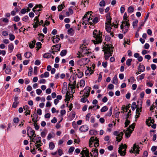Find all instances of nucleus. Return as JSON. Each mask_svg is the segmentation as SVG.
<instances>
[{
  "label": "nucleus",
  "instance_id": "obj_1",
  "mask_svg": "<svg viewBox=\"0 0 157 157\" xmlns=\"http://www.w3.org/2000/svg\"><path fill=\"white\" fill-rule=\"evenodd\" d=\"M102 33L97 30H95L93 32V36L95 40H92L94 44H98L101 43L102 41L101 40Z\"/></svg>",
  "mask_w": 157,
  "mask_h": 157
},
{
  "label": "nucleus",
  "instance_id": "obj_2",
  "mask_svg": "<svg viewBox=\"0 0 157 157\" xmlns=\"http://www.w3.org/2000/svg\"><path fill=\"white\" fill-rule=\"evenodd\" d=\"M105 45L107 46H105L103 47V48L104 49L103 51L105 52V60H108L109 58L112 56L113 53V47L108 46L109 44H105Z\"/></svg>",
  "mask_w": 157,
  "mask_h": 157
},
{
  "label": "nucleus",
  "instance_id": "obj_3",
  "mask_svg": "<svg viewBox=\"0 0 157 157\" xmlns=\"http://www.w3.org/2000/svg\"><path fill=\"white\" fill-rule=\"evenodd\" d=\"M135 123H133L129 126V127L127 128L126 130H124L123 132L125 133V136L127 138H128L130 136L132 132V131L135 127Z\"/></svg>",
  "mask_w": 157,
  "mask_h": 157
},
{
  "label": "nucleus",
  "instance_id": "obj_4",
  "mask_svg": "<svg viewBox=\"0 0 157 157\" xmlns=\"http://www.w3.org/2000/svg\"><path fill=\"white\" fill-rule=\"evenodd\" d=\"M127 148V146L126 144H121L120 146L118 151L121 156H123L125 155Z\"/></svg>",
  "mask_w": 157,
  "mask_h": 157
},
{
  "label": "nucleus",
  "instance_id": "obj_5",
  "mask_svg": "<svg viewBox=\"0 0 157 157\" xmlns=\"http://www.w3.org/2000/svg\"><path fill=\"white\" fill-rule=\"evenodd\" d=\"M113 134L117 136L116 140L118 142H120L122 139V136L123 135V133L122 132H119L116 131L114 132Z\"/></svg>",
  "mask_w": 157,
  "mask_h": 157
},
{
  "label": "nucleus",
  "instance_id": "obj_6",
  "mask_svg": "<svg viewBox=\"0 0 157 157\" xmlns=\"http://www.w3.org/2000/svg\"><path fill=\"white\" fill-rule=\"evenodd\" d=\"M140 147L138 145L136 144H135L133 146V147L130 150V152L131 153L139 154Z\"/></svg>",
  "mask_w": 157,
  "mask_h": 157
},
{
  "label": "nucleus",
  "instance_id": "obj_7",
  "mask_svg": "<svg viewBox=\"0 0 157 157\" xmlns=\"http://www.w3.org/2000/svg\"><path fill=\"white\" fill-rule=\"evenodd\" d=\"M27 129V135L28 136H29L28 133H30L31 135V136L33 137L34 138L36 137V136L35 134V131L34 130H33L32 128L30 127H28Z\"/></svg>",
  "mask_w": 157,
  "mask_h": 157
},
{
  "label": "nucleus",
  "instance_id": "obj_8",
  "mask_svg": "<svg viewBox=\"0 0 157 157\" xmlns=\"http://www.w3.org/2000/svg\"><path fill=\"white\" fill-rule=\"evenodd\" d=\"M87 69L85 71V73L86 76L90 75L93 73L94 70L92 69L91 67H87Z\"/></svg>",
  "mask_w": 157,
  "mask_h": 157
},
{
  "label": "nucleus",
  "instance_id": "obj_9",
  "mask_svg": "<svg viewBox=\"0 0 157 157\" xmlns=\"http://www.w3.org/2000/svg\"><path fill=\"white\" fill-rule=\"evenodd\" d=\"M88 130V127L86 125L81 126L79 128L80 131L82 132H86Z\"/></svg>",
  "mask_w": 157,
  "mask_h": 157
},
{
  "label": "nucleus",
  "instance_id": "obj_10",
  "mask_svg": "<svg viewBox=\"0 0 157 157\" xmlns=\"http://www.w3.org/2000/svg\"><path fill=\"white\" fill-rule=\"evenodd\" d=\"M91 137H93L94 140L93 141H92V142L94 144V146L96 148V146L95 145V144H97V146L98 147L99 146V140L97 137H94V136Z\"/></svg>",
  "mask_w": 157,
  "mask_h": 157
},
{
  "label": "nucleus",
  "instance_id": "obj_11",
  "mask_svg": "<svg viewBox=\"0 0 157 157\" xmlns=\"http://www.w3.org/2000/svg\"><path fill=\"white\" fill-rule=\"evenodd\" d=\"M106 26H105V29L106 31L108 33H110L111 32V26H113V25H109L108 23H106Z\"/></svg>",
  "mask_w": 157,
  "mask_h": 157
},
{
  "label": "nucleus",
  "instance_id": "obj_12",
  "mask_svg": "<svg viewBox=\"0 0 157 157\" xmlns=\"http://www.w3.org/2000/svg\"><path fill=\"white\" fill-rule=\"evenodd\" d=\"M25 112V115L26 116L28 114H30V111L28 109V106L27 105H25L24 107L23 108Z\"/></svg>",
  "mask_w": 157,
  "mask_h": 157
},
{
  "label": "nucleus",
  "instance_id": "obj_13",
  "mask_svg": "<svg viewBox=\"0 0 157 157\" xmlns=\"http://www.w3.org/2000/svg\"><path fill=\"white\" fill-rule=\"evenodd\" d=\"M90 89L91 88L88 86L86 87L84 89V90H85L86 92V94H87V95H86L87 98L89 96Z\"/></svg>",
  "mask_w": 157,
  "mask_h": 157
},
{
  "label": "nucleus",
  "instance_id": "obj_14",
  "mask_svg": "<svg viewBox=\"0 0 157 157\" xmlns=\"http://www.w3.org/2000/svg\"><path fill=\"white\" fill-rule=\"evenodd\" d=\"M107 19V22L106 23H108L109 25H111V20L112 19L110 15L109 14H107L106 16Z\"/></svg>",
  "mask_w": 157,
  "mask_h": 157
},
{
  "label": "nucleus",
  "instance_id": "obj_15",
  "mask_svg": "<svg viewBox=\"0 0 157 157\" xmlns=\"http://www.w3.org/2000/svg\"><path fill=\"white\" fill-rule=\"evenodd\" d=\"M145 67L143 65H141L140 64L138 68V70L140 72H142L145 71Z\"/></svg>",
  "mask_w": 157,
  "mask_h": 157
},
{
  "label": "nucleus",
  "instance_id": "obj_16",
  "mask_svg": "<svg viewBox=\"0 0 157 157\" xmlns=\"http://www.w3.org/2000/svg\"><path fill=\"white\" fill-rule=\"evenodd\" d=\"M128 22L129 20L127 19V18H123V21L122 22V24L121 25V29H123L124 26L123 25L125 24L126 22Z\"/></svg>",
  "mask_w": 157,
  "mask_h": 157
},
{
  "label": "nucleus",
  "instance_id": "obj_17",
  "mask_svg": "<svg viewBox=\"0 0 157 157\" xmlns=\"http://www.w3.org/2000/svg\"><path fill=\"white\" fill-rule=\"evenodd\" d=\"M74 29L72 28H71L69 29L67 31V33L68 34L71 36L74 35Z\"/></svg>",
  "mask_w": 157,
  "mask_h": 157
},
{
  "label": "nucleus",
  "instance_id": "obj_18",
  "mask_svg": "<svg viewBox=\"0 0 157 157\" xmlns=\"http://www.w3.org/2000/svg\"><path fill=\"white\" fill-rule=\"evenodd\" d=\"M53 47H55L56 51H59L61 47V45L60 44H58L52 46Z\"/></svg>",
  "mask_w": 157,
  "mask_h": 157
},
{
  "label": "nucleus",
  "instance_id": "obj_19",
  "mask_svg": "<svg viewBox=\"0 0 157 157\" xmlns=\"http://www.w3.org/2000/svg\"><path fill=\"white\" fill-rule=\"evenodd\" d=\"M36 42V40H34L33 41H32V43H30L29 44V47L31 48H33L34 47Z\"/></svg>",
  "mask_w": 157,
  "mask_h": 157
},
{
  "label": "nucleus",
  "instance_id": "obj_20",
  "mask_svg": "<svg viewBox=\"0 0 157 157\" xmlns=\"http://www.w3.org/2000/svg\"><path fill=\"white\" fill-rule=\"evenodd\" d=\"M89 133L91 135H94L97 134V132L95 130H91L90 131Z\"/></svg>",
  "mask_w": 157,
  "mask_h": 157
},
{
  "label": "nucleus",
  "instance_id": "obj_21",
  "mask_svg": "<svg viewBox=\"0 0 157 157\" xmlns=\"http://www.w3.org/2000/svg\"><path fill=\"white\" fill-rule=\"evenodd\" d=\"M38 35L39 37V40L41 41H43L44 40L43 38L44 36V35L43 34V33H39Z\"/></svg>",
  "mask_w": 157,
  "mask_h": 157
},
{
  "label": "nucleus",
  "instance_id": "obj_22",
  "mask_svg": "<svg viewBox=\"0 0 157 157\" xmlns=\"http://www.w3.org/2000/svg\"><path fill=\"white\" fill-rule=\"evenodd\" d=\"M83 97L81 99V101L82 102L84 103L86 101H87V103L89 102V101L87 99L85 98V95H83L82 96Z\"/></svg>",
  "mask_w": 157,
  "mask_h": 157
},
{
  "label": "nucleus",
  "instance_id": "obj_23",
  "mask_svg": "<svg viewBox=\"0 0 157 157\" xmlns=\"http://www.w3.org/2000/svg\"><path fill=\"white\" fill-rule=\"evenodd\" d=\"M8 48L10 51V52H12L14 48V46L13 44L12 43L8 45Z\"/></svg>",
  "mask_w": 157,
  "mask_h": 157
},
{
  "label": "nucleus",
  "instance_id": "obj_24",
  "mask_svg": "<svg viewBox=\"0 0 157 157\" xmlns=\"http://www.w3.org/2000/svg\"><path fill=\"white\" fill-rule=\"evenodd\" d=\"M68 12H67L66 13V15L67 16H69L71 14H72L73 13V11L71 8H69Z\"/></svg>",
  "mask_w": 157,
  "mask_h": 157
},
{
  "label": "nucleus",
  "instance_id": "obj_25",
  "mask_svg": "<svg viewBox=\"0 0 157 157\" xmlns=\"http://www.w3.org/2000/svg\"><path fill=\"white\" fill-rule=\"evenodd\" d=\"M128 117H126V120L124 123L125 127H127L130 124V121L128 120Z\"/></svg>",
  "mask_w": 157,
  "mask_h": 157
},
{
  "label": "nucleus",
  "instance_id": "obj_26",
  "mask_svg": "<svg viewBox=\"0 0 157 157\" xmlns=\"http://www.w3.org/2000/svg\"><path fill=\"white\" fill-rule=\"evenodd\" d=\"M112 82L113 84H116L117 83V78L116 75L115 76L113 77Z\"/></svg>",
  "mask_w": 157,
  "mask_h": 157
},
{
  "label": "nucleus",
  "instance_id": "obj_27",
  "mask_svg": "<svg viewBox=\"0 0 157 157\" xmlns=\"http://www.w3.org/2000/svg\"><path fill=\"white\" fill-rule=\"evenodd\" d=\"M31 55V53L30 52H27L25 53L24 55L26 58H29L30 57Z\"/></svg>",
  "mask_w": 157,
  "mask_h": 157
},
{
  "label": "nucleus",
  "instance_id": "obj_28",
  "mask_svg": "<svg viewBox=\"0 0 157 157\" xmlns=\"http://www.w3.org/2000/svg\"><path fill=\"white\" fill-rule=\"evenodd\" d=\"M69 81L70 82L69 83V86H71V90H73L74 89H75V85H73L72 83H71L72 81L69 79Z\"/></svg>",
  "mask_w": 157,
  "mask_h": 157
},
{
  "label": "nucleus",
  "instance_id": "obj_29",
  "mask_svg": "<svg viewBox=\"0 0 157 157\" xmlns=\"http://www.w3.org/2000/svg\"><path fill=\"white\" fill-rule=\"evenodd\" d=\"M49 148L50 150L53 149L55 147V145L53 142H51L49 144Z\"/></svg>",
  "mask_w": 157,
  "mask_h": 157
},
{
  "label": "nucleus",
  "instance_id": "obj_30",
  "mask_svg": "<svg viewBox=\"0 0 157 157\" xmlns=\"http://www.w3.org/2000/svg\"><path fill=\"white\" fill-rule=\"evenodd\" d=\"M64 6H65L63 4H62L61 5H59L58 7V11H61L64 7Z\"/></svg>",
  "mask_w": 157,
  "mask_h": 157
},
{
  "label": "nucleus",
  "instance_id": "obj_31",
  "mask_svg": "<svg viewBox=\"0 0 157 157\" xmlns=\"http://www.w3.org/2000/svg\"><path fill=\"white\" fill-rule=\"evenodd\" d=\"M67 51L66 50H63L60 52V55L62 56H64L66 55Z\"/></svg>",
  "mask_w": 157,
  "mask_h": 157
},
{
  "label": "nucleus",
  "instance_id": "obj_32",
  "mask_svg": "<svg viewBox=\"0 0 157 157\" xmlns=\"http://www.w3.org/2000/svg\"><path fill=\"white\" fill-rule=\"evenodd\" d=\"M94 140V138L93 137H91L90 139L89 140V146L90 147H93L92 146V141H93Z\"/></svg>",
  "mask_w": 157,
  "mask_h": 157
},
{
  "label": "nucleus",
  "instance_id": "obj_33",
  "mask_svg": "<svg viewBox=\"0 0 157 157\" xmlns=\"http://www.w3.org/2000/svg\"><path fill=\"white\" fill-rule=\"evenodd\" d=\"M85 85V81L84 80L82 79L80 82V86L81 87H83Z\"/></svg>",
  "mask_w": 157,
  "mask_h": 157
},
{
  "label": "nucleus",
  "instance_id": "obj_34",
  "mask_svg": "<svg viewBox=\"0 0 157 157\" xmlns=\"http://www.w3.org/2000/svg\"><path fill=\"white\" fill-rule=\"evenodd\" d=\"M136 106L137 105H136V103L135 102H133L131 106L132 110L133 111L136 108Z\"/></svg>",
  "mask_w": 157,
  "mask_h": 157
},
{
  "label": "nucleus",
  "instance_id": "obj_35",
  "mask_svg": "<svg viewBox=\"0 0 157 157\" xmlns=\"http://www.w3.org/2000/svg\"><path fill=\"white\" fill-rule=\"evenodd\" d=\"M132 61V59H129L126 60V64L127 65L129 66L131 65V63Z\"/></svg>",
  "mask_w": 157,
  "mask_h": 157
},
{
  "label": "nucleus",
  "instance_id": "obj_36",
  "mask_svg": "<svg viewBox=\"0 0 157 157\" xmlns=\"http://www.w3.org/2000/svg\"><path fill=\"white\" fill-rule=\"evenodd\" d=\"M29 71L28 73V75L29 76H31L32 74L33 73V68L32 67H30L29 68Z\"/></svg>",
  "mask_w": 157,
  "mask_h": 157
},
{
  "label": "nucleus",
  "instance_id": "obj_37",
  "mask_svg": "<svg viewBox=\"0 0 157 157\" xmlns=\"http://www.w3.org/2000/svg\"><path fill=\"white\" fill-rule=\"evenodd\" d=\"M9 35L10 36L9 39L11 41L13 40L15 38V36L11 33L9 34Z\"/></svg>",
  "mask_w": 157,
  "mask_h": 157
},
{
  "label": "nucleus",
  "instance_id": "obj_38",
  "mask_svg": "<svg viewBox=\"0 0 157 157\" xmlns=\"http://www.w3.org/2000/svg\"><path fill=\"white\" fill-rule=\"evenodd\" d=\"M108 109V108L106 106H104L101 109V112H105L107 111Z\"/></svg>",
  "mask_w": 157,
  "mask_h": 157
},
{
  "label": "nucleus",
  "instance_id": "obj_39",
  "mask_svg": "<svg viewBox=\"0 0 157 157\" xmlns=\"http://www.w3.org/2000/svg\"><path fill=\"white\" fill-rule=\"evenodd\" d=\"M134 11V8L132 6H130L128 7V13H132Z\"/></svg>",
  "mask_w": 157,
  "mask_h": 157
},
{
  "label": "nucleus",
  "instance_id": "obj_40",
  "mask_svg": "<svg viewBox=\"0 0 157 157\" xmlns=\"http://www.w3.org/2000/svg\"><path fill=\"white\" fill-rule=\"evenodd\" d=\"M78 74H76V75H78V78H82L83 75V73L82 72L78 71Z\"/></svg>",
  "mask_w": 157,
  "mask_h": 157
},
{
  "label": "nucleus",
  "instance_id": "obj_41",
  "mask_svg": "<svg viewBox=\"0 0 157 157\" xmlns=\"http://www.w3.org/2000/svg\"><path fill=\"white\" fill-rule=\"evenodd\" d=\"M87 14H86L84 15V16L83 17V19H82V21H83V22L82 23V25H84V24H85L86 25V24L85 22V21H86L85 19H86V18H88V17H87Z\"/></svg>",
  "mask_w": 157,
  "mask_h": 157
},
{
  "label": "nucleus",
  "instance_id": "obj_42",
  "mask_svg": "<svg viewBox=\"0 0 157 157\" xmlns=\"http://www.w3.org/2000/svg\"><path fill=\"white\" fill-rule=\"evenodd\" d=\"M51 56L50 54L47 53L44 54L43 56L44 58H49L51 57Z\"/></svg>",
  "mask_w": 157,
  "mask_h": 157
},
{
  "label": "nucleus",
  "instance_id": "obj_43",
  "mask_svg": "<svg viewBox=\"0 0 157 157\" xmlns=\"http://www.w3.org/2000/svg\"><path fill=\"white\" fill-rule=\"evenodd\" d=\"M138 22V21L137 20H135L133 21L132 23V25L133 28H136V27L137 26Z\"/></svg>",
  "mask_w": 157,
  "mask_h": 157
},
{
  "label": "nucleus",
  "instance_id": "obj_44",
  "mask_svg": "<svg viewBox=\"0 0 157 157\" xmlns=\"http://www.w3.org/2000/svg\"><path fill=\"white\" fill-rule=\"evenodd\" d=\"M149 121H150V123H152V124H153L155 122V121L153 119H151V117H150L146 121V123H147V124L148 125H148V124L147 123V122Z\"/></svg>",
  "mask_w": 157,
  "mask_h": 157
},
{
  "label": "nucleus",
  "instance_id": "obj_45",
  "mask_svg": "<svg viewBox=\"0 0 157 157\" xmlns=\"http://www.w3.org/2000/svg\"><path fill=\"white\" fill-rule=\"evenodd\" d=\"M13 20L16 22H18V21L20 20V18L18 16H16L14 17H13Z\"/></svg>",
  "mask_w": 157,
  "mask_h": 157
},
{
  "label": "nucleus",
  "instance_id": "obj_46",
  "mask_svg": "<svg viewBox=\"0 0 157 157\" xmlns=\"http://www.w3.org/2000/svg\"><path fill=\"white\" fill-rule=\"evenodd\" d=\"M40 14H39L38 16L36 17H35L34 19V22L35 23H37L39 22V20L38 19V17H39Z\"/></svg>",
  "mask_w": 157,
  "mask_h": 157
},
{
  "label": "nucleus",
  "instance_id": "obj_47",
  "mask_svg": "<svg viewBox=\"0 0 157 157\" xmlns=\"http://www.w3.org/2000/svg\"><path fill=\"white\" fill-rule=\"evenodd\" d=\"M80 48L82 50L86 49L87 50V47L86 46V44H83L82 45H81L80 46Z\"/></svg>",
  "mask_w": 157,
  "mask_h": 157
},
{
  "label": "nucleus",
  "instance_id": "obj_48",
  "mask_svg": "<svg viewBox=\"0 0 157 157\" xmlns=\"http://www.w3.org/2000/svg\"><path fill=\"white\" fill-rule=\"evenodd\" d=\"M60 39L58 37L56 38L55 40H52L54 43H57L59 42L60 40Z\"/></svg>",
  "mask_w": 157,
  "mask_h": 157
},
{
  "label": "nucleus",
  "instance_id": "obj_49",
  "mask_svg": "<svg viewBox=\"0 0 157 157\" xmlns=\"http://www.w3.org/2000/svg\"><path fill=\"white\" fill-rule=\"evenodd\" d=\"M124 27V29H123V31H124V33H125L128 31L129 27L128 26H123V27Z\"/></svg>",
  "mask_w": 157,
  "mask_h": 157
},
{
  "label": "nucleus",
  "instance_id": "obj_50",
  "mask_svg": "<svg viewBox=\"0 0 157 157\" xmlns=\"http://www.w3.org/2000/svg\"><path fill=\"white\" fill-rule=\"evenodd\" d=\"M105 5V3L104 1H101L99 3V5L101 6H104Z\"/></svg>",
  "mask_w": 157,
  "mask_h": 157
},
{
  "label": "nucleus",
  "instance_id": "obj_51",
  "mask_svg": "<svg viewBox=\"0 0 157 157\" xmlns=\"http://www.w3.org/2000/svg\"><path fill=\"white\" fill-rule=\"evenodd\" d=\"M37 121H34V126L35 127V129L36 130H38L39 128V126L37 125V123H36Z\"/></svg>",
  "mask_w": 157,
  "mask_h": 157
},
{
  "label": "nucleus",
  "instance_id": "obj_52",
  "mask_svg": "<svg viewBox=\"0 0 157 157\" xmlns=\"http://www.w3.org/2000/svg\"><path fill=\"white\" fill-rule=\"evenodd\" d=\"M36 143H41V138L40 137H37L36 139Z\"/></svg>",
  "mask_w": 157,
  "mask_h": 157
},
{
  "label": "nucleus",
  "instance_id": "obj_53",
  "mask_svg": "<svg viewBox=\"0 0 157 157\" xmlns=\"http://www.w3.org/2000/svg\"><path fill=\"white\" fill-rule=\"evenodd\" d=\"M0 20L6 23L9 22V20L6 18H2L0 19Z\"/></svg>",
  "mask_w": 157,
  "mask_h": 157
},
{
  "label": "nucleus",
  "instance_id": "obj_54",
  "mask_svg": "<svg viewBox=\"0 0 157 157\" xmlns=\"http://www.w3.org/2000/svg\"><path fill=\"white\" fill-rule=\"evenodd\" d=\"M91 116V114L90 113H88L86 117V121H89L90 119V118Z\"/></svg>",
  "mask_w": 157,
  "mask_h": 157
},
{
  "label": "nucleus",
  "instance_id": "obj_55",
  "mask_svg": "<svg viewBox=\"0 0 157 157\" xmlns=\"http://www.w3.org/2000/svg\"><path fill=\"white\" fill-rule=\"evenodd\" d=\"M37 67H35L34 68V74L35 75H37Z\"/></svg>",
  "mask_w": 157,
  "mask_h": 157
},
{
  "label": "nucleus",
  "instance_id": "obj_56",
  "mask_svg": "<svg viewBox=\"0 0 157 157\" xmlns=\"http://www.w3.org/2000/svg\"><path fill=\"white\" fill-rule=\"evenodd\" d=\"M29 19V17L27 16H25L22 18V20L23 21H25V22H27V20Z\"/></svg>",
  "mask_w": 157,
  "mask_h": 157
},
{
  "label": "nucleus",
  "instance_id": "obj_57",
  "mask_svg": "<svg viewBox=\"0 0 157 157\" xmlns=\"http://www.w3.org/2000/svg\"><path fill=\"white\" fill-rule=\"evenodd\" d=\"M94 24H95L98 22V18L97 17H95L92 20Z\"/></svg>",
  "mask_w": 157,
  "mask_h": 157
},
{
  "label": "nucleus",
  "instance_id": "obj_58",
  "mask_svg": "<svg viewBox=\"0 0 157 157\" xmlns=\"http://www.w3.org/2000/svg\"><path fill=\"white\" fill-rule=\"evenodd\" d=\"M18 103V101H14L12 107L13 108H16Z\"/></svg>",
  "mask_w": 157,
  "mask_h": 157
},
{
  "label": "nucleus",
  "instance_id": "obj_59",
  "mask_svg": "<svg viewBox=\"0 0 157 157\" xmlns=\"http://www.w3.org/2000/svg\"><path fill=\"white\" fill-rule=\"evenodd\" d=\"M58 152L59 154V155L60 156L63 154V152L62 150L61 149H58Z\"/></svg>",
  "mask_w": 157,
  "mask_h": 157
},
{
  "label": "nucleus",
  "instance_id": "obj_60",
  "mask_svg": "<svg viewBox=\"0 0 157 157\" xmlns=\"http://www.w3.org/2000/svg\"><path fill=\"white\" fill-rule=\"evenodd\" d=\"M36 93L38 95H40L42 92V90L39 89L36 90Z\"/></svg>",
  "mask_w": 157,
  "mask_h": 157
},
{
  "label": "nucleus",
  "instance_id": "obj_61",
  "mask_svg": "<svg viewBox=\"0 0 157 157\" xmlns=\"http://www.w3.org/2000/svg\"><path fill=\"white\" fill-rule=\"evenodd\" d=\"M13 121L15 123H17L19 121V119L18 117H15L13 119Z\"/></svg>",
  "mask_w": 157,
  "mask_h": 157
},
{
  "label": "nucleus",
  "instance_id": "obj_62",
  "mask_svg": "<svg viewBox=\"0 0 157 157\" xmlns=\"http://www.w3.org/2000/svg\"><path fill=\"white\" fill-rule=\"evenodd\" d=\"M39 82L40 83H45L46 82V81L45 79H40L39 81Z\"/></svg>",
  "mask_w": 157,
  "mask_h": 157
},
{
  "label": "nucleus",
  "instance_id": "obj_63",
  "mask_svg": "<svg viewBox=\"0 0 157 157\" xmlns=\"http://www.w3.org/2000/svg\"><path fill=\"white\" fill-rule=\"evenodd\" d=\"M11 72V70L10 68H7L5 70L6 73L7 74H9L10 72Z\"/></svg>",
  "mask_w": 157,
  "mask_h": 157
},
{
  "label": "nucleus",
  "instance_id": "obj_64",
  "mask_svg": "<svg viewBox=\"0 0 157 157\" xmlns=\"http://www.w3.org/2000/svg\"><path fill=\"white\" fill-rule=\"evenodd\" d=\"M113 88L114 86L112 84H109L108 86V88L110 90L113 89Z\"/></svg>",
  "mask_w": 157,
  "mask_h": 157
}]
</instances>
